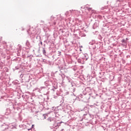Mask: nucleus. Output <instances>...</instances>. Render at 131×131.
<instances>
[{"mask_svg":"<svg viewBox=\"0 0 131 131\" xmlns=\"http://www.w3.org/2000/svg\"><path fill=\"white\" fill-rule=\"evenodd\" d=\"M85 7L88 9V11H91V10H92V8H89L87 6H86Z\"/></svg>","mask_w":131,"mask_h":131,"instance_id":"nucleus-15","label":"nucleus"},{"mask_svg":"<svg viewBox=\"0 0 131 131\" xmlns=\"http://www.w3.org/2000/svg\"><path fill=\"white\" fill-rule=\"evenodd\" d=\"M67 79L69 80V82H71V79H70V78H69V77L66 76Z\"/></svg>","mask_w":131,"mask_h":131,"instance_id":"nucleus-14","label":"nucleus"},{"mask_svg":"<svg viewBox=\"0 0 131 131\" xmlns=\"http://www.w3.org/2000/svg\"><path fill=\"white\" fill-rule=\"evenodd\" d=\"M122 42H125V39L122 40Z\"/></svg>","mask_w":131,"mask_h":131,"instance_id":"nucleus-22","label":"nucleus"},{"mask_svg":"<svg viewBox=\"0 0 131 131\" xmlns=\"http://www.w3.org/2000/svg\"><path fill=\"white\" fill-rule=\"evenodd\" d=\"M71 84L72 86H74V83L71 82Z\"/></svg>","mask_w":131,"mask_h":131,"instance_id":"nucleus-20","label":"nucleus"},{"mask_svg":"<svg viewBox=\"0 0 131 131\" xmlns=\"http://www.w3.org/2000/svg\"><path fill=\"white\" fill-rule=\"evenodd\" d=\"M75 89H74V90H73V92H75Z\"/></svg>","mask_w":131,"mask_h":131,"instance_id":"nucleus-26","label":"nucleus"},{"mask_svg":"<svg viewBox=\"0 0 131 131\" xmlns=\"http://www.w3.org/2000/svg\"><path fill=\"white\" fill-rule=\"evenodd\" d=\"M30 30H29L28 31V33L29 34V35H30V34H31V33H30Z\"/></svg>","mask_w":131,"mask_h":131,"instance_id":"nucleus-19","label":"nucleus"},{"mask_svg":"<svg viewBox=\"0 0 131 131\" xmlns=\"http://www.w3.org/2000/svg\"><path fill=\"white\" fill-rule=\"evenodd\" d=\"M61 130H62V131H63V130H64V129H61Z\"/></svg>","mask_w":131,"mask_h":131,"instance_id":"nucleus-27","label":"nucleus"},{"mask_svg":"<svg viewBox=\"0 0 131 131\" xmlns=\"http://www.w3.org/2000/svg\"><path fill=\"white\" fill-rule=\"evenodd\" d=\"M55 19L56 17H54L53 16H51L50 20L53 22L54 25H56V21H55Z\"/></svg>","mask_w":131,"mask_h":131,"instance_id":"nucleus-7","label":"nucleus"},{"mask_svg":"<svg viewBox=\"0 0 131 131\" xmlns=\"http://www.w3.org/2000/svg\"><path fill=\"white\" fill-rule=\"evenodd\" d=\"M9 126L10 127H11V128H13V127H14L15 126H13V124H9Z\"/></svg>","mask_w":131,"mask_h":131,"instance_id":"nucleus-16","label":"nucleus"},{"mask_svg":"<svg viewBox=\"0 0 131 131\" xmlns=\"http://www.w3.org/2000/svg\"><path fill=\"white\" fill-rule=\"evenodd\" d=\"M42 53H43V55H45V56H46V55H47V52H46V50H45V48L43 49Z\"/></svg>","mask_w":131,"mask_h":131,"instance_id":"nucleus-11","label":"nucleus"},{"mask_svg":"<svg viewBox=\"0 0 131 131\" xmlns=\"http://www.w3.org/2000/svg\"><path fill=\"white\" fill-rule=\"evenodd\" d=\"M40 43L41 46H42V41H40Z\"/></svg>","mask_w":131,"mask_h":131,"instance_id":"nucleus-23","label":"nucleus"},{"mask_svg":"<svg viewBox=\"0 0 131 131\" xmlns=\"http://www.w3.org/2000/svg\"><path fill=\"white\" fill-rule=\"evenodd\" d=\"M10 111H13V110H15V108L14 107V104L13 103H11V104L9 105V108Z\"/></svg>","mask_w":131,"mask_h":131,"instance_id":"nucleus-4","label":"nucleus"},{"mask_svg":"<svg viewBox=\"0 0 131 131\" xmlns=\"http://www.w3.org/2000/svg\"><path fill=\"white\" fill-rule=\"evenodd\" d=\"M2 128L3 129H7V128H9V125L4 124L3 125H1Z\"/></svg>","mask_w":131,"mask_h":131,"instance_id":"nucleus-6","label":"nucleus"},{"mask_svg":"<svg viewBox=\"0 0 131 131\" xmlns=\"http://www.w3.org/2000/svg\"><path fill=\"white\" fill-rule=\"evenodd\" d=\"M41 24H45V21L41 20Z\"/></svg>","mask_w":131,"mask_h":131,"instance_id":"nucleus-21","label":"nucleus"},{"mask_svg":"<svg viewBox=\"0 0 131 131\" xmlns=\"http://www.w3.org/2000/svg\"><path fill=\"white\" fill-rule=\"evenodd\" d=\"M61 123H63V122H60L58 123V124H61Z\"/></svg>","mask_w":131,"mask_h":131,"instance_id":"nucleus-24","label":"nucleus"},{"mask_svg":"<svg viewBox=\"0 0 131 131\" xmlns=\"http://www.w3.org/2000/svg\"><path fill=\"white\" fill-rule=\"evenodd\" d=\"M57 18H58L57 20H59V21H61L63 19V17L61 15H58Z\"/></svg>","mask_w":131,"mask_h":131,"instance_id":"nucleus-9","label":"nucleus"},{"mask_svg":"<svg viewBox=\"0 0 131 131\" xmlns=\"http://www.w3.org/2000/svg\"><path fill=\"white\" fill-rule=\"evenodd\" d=\"M42 89H46V87L45 86H41L40 89V91H41V90H42Z\"/></svg>","mask_w":131,"mask_h":131,"instance_id":"nucleus-18","label":"nucleus"},{"mask_svg":"<svg viewBox=\"0 0 131 131\" xmlns=\"http://www.w3.org/2000/svg\"><path fill=\"white\" fill-rule=\"evenodd\" d=\"M48 120H49V121H52V120H53V118H49L48 119Z\"/></svg>","mask_w":131,"mask_h":131,"instance_id":"nucleus-17","label":"nucleus"},{"mask_svg":"<svg viewBox=\"0 0 131 131\" xmlns=\"http://www.w3.org/2000/svg\"><path fill=\"white\" fill-rule=\"evenodd\" d=\"M33 127H34V125H32V128H33Z\"/></svg>","mask_w":131,"mask_h":131,"instance_id":"nucleus-25","label":"nucleus"},{"mask_svg":"<svg viewBox=\"0 0 131 131\" xmlns=\"http://www.w3.org/2000/svg\"><path fill=\"white\" fill-rule=\"evenodd\" d=\"M4 66V63L0 60V67Z\"/></svg>","mask_w":131,"mask_h":131,"instance_id":"nucleus-13","label":"nucleus"},{"mask_svg":"<svg viewBox=\"0 0 131 131\" xmlns=\"http://www.w3.org/2000/svg\"><path fill=\"white\" fill-rule=\"evenodd\" d=\"M12 111H10L8 108H7L5 112V115H10Z\"/></svg>","mask_w":131,"mask_h":131,"instance_id":"nucleus-5","label":"nucleus"},{"mask_svg":"<svg viewBox=\"0 0 131 131\" xmlns=\"http://www.w3.org/2000/svg\"><path fill=\"white\" fill-rule=\"evenodd\" d=\"M26 46L27 47V49H29V47H30V42H29V41H26Z\"/></svg>","mask_w":131,"mask_h":131,"instance_id":"nucleus-8","label":"nucleus"},{"mask_svg":"<svg viewBox=\"0 0 131 131\" xmlns=\"http://www.w3.org/2000/svg\"><path fill=\"white\" fill-rule=\"evenodd\" d=\"M72 12H74V10H70V11H67L65 13L66 16L67 17H69V16H70Z\"/></svg>","mask_w":131,"mask_h":131,"instance_id":"nucleus-3","label":"nucleus"},{"mask_svg":"<svg viewBox=\"0 0 131 131\" xmlns=\"http://www.w3.org/2000/svg\"><path fill=\"white\" fill-rule=\"evenodd\" d=\"M34 91H38V92H40V89H38V88H36L33 90V92H34Z\"/></svg>","mask_w":131,"mask_h":131,"instance_id":"nucleus-10","label":"nucleus"},{"mask_svg":"<svg viewBox=\"0 0 131 131\" xmlns=\"http://www.w3.org/2000/svg\"><path fill=\"white\" fill-rule=\"evenodd\" d=\"M79 97L80 98H83V99H82V101L84 102H88V101H89V100L90 99V97H89V95H82L81 94L80 95Z\"/></svg>","mask_w":131,"mask_h":131,"instance_id":"nucleus-1","label":"nucleus"},{"mask_svg":"<svg viewBox=\"0 0 131 131\" xmlns=\"http://www.w3.org/2000/svg\"><path fill=\"white\" fill-rule=\"evenodd\" d=\"M57 126H60V125H57Z\"/></svg>","mask_w":131,"mask_h":131,"instance_id":"nucleus-28","label":"nucleus"},{"mask_svg":"<svg viewBox=\"0 0 131 131\" xmlns=\"http://www.w3.org/2000/svg\"><path fill=\"white\" fill-rule=\"evenodd\" d=\"M0 58H2L3 59H5L6 58V54L4 53L3 51H0Z\"/></svg>","mask_w":131,"mask_h":131,"instance_id":"nucleus-2","label":"nucleus"},{"mask_svg":"<svg viewBox=\"0 0 131 131\" xmlns=\"http://www.w3.org/2000/svg\"><path fill=\"white\" fill-rule=\"evenodd\" d=\"M3 43L5 46L4 48H7V42L6 41H3Z\"/></svg>","mask_w":131,"mask_h":131,"instance_id":"nucleus-12","label":"nucleus"}]
</instances>
